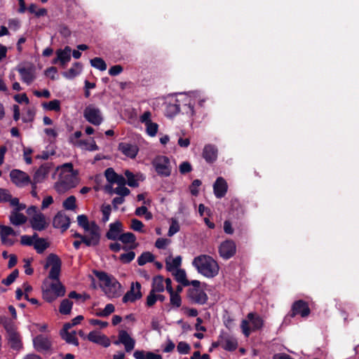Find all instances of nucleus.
Returning <instances> with one entry per match:
<instances>
[{
	"mask_svg": "<svg viewBox=\"0 0 359 359\" xmlns=\"http://www.w3.org/2000/svg\"><path fill=\"white\" fill-rule=\"evenodd\" d=\"M29 222L32 228L35 231H43L48 226V222H46L45 215L42 212L36 213Z\"/></svg>",
	"mask_w": 359,
	"mask_h": 359,
	"instance_id": "f3484780",
	"label": "nucleus"
},
{
	"mask_svg": "<svg viewBox=\"0 0 359 359\" xmlns=\"http://www.w3.org/2000/svg\"><path fill=\"white\" fill-rule=\"evenodd\" d=\"M247 318L252 323V331H257L261 330L264 326V320L262 318L255 313H249Z\"/></svg>",
	"mask_w": 359,
	"mask_h": 359,
	"instance_id": "c85d7f7f",
	"label": "nucleus"
},
{
	"mask_svg": "<svg viewBox=\"0 0 359 359\" xmlns=\"http://www.w3.org/2000/svg\"><path fill=\"white\" fill-rule=\"evenodd\" d=\"M61 265V259L57 255L51 253L47 257L46 264L44 267L45 269H47L51 266V269L48 274V278L53 280L60 281Z\"/></svg>",
	"mask_w": 359,
	"mask_h": 359,
	"instance_id": "20e7f679",
	"label": "nucleus"
},
{
	"mask_svg": "<svg viewBox=\"0 0 359 359\" xmlns=\"http://www.w3.org/2000/svg\"><path fill=\"white\" fill-rule=\"evenodd\" d=\"M144 224L137 219H131V225L130 228L138 232L144 233V231L143 230Z\"/></svg>",
	"mask_w": 359,
	"mask_h": 359,
	"instance_id": "13d9d810",
	"label": "nucleus"
},
{
	"mask_svg": "<svg viewBox=\"0 0 359 359\" xmlns=\"http://www.w3.org/2000/svg\"><path fill=\"white\" fill-rule=\"evenodd\" d=\"M16 236V233L13 229L8 226L0 224V237L3 245L7 246H12L14 245L15 241L12 238H8V236Z\"/></svg>",
	"mask_w": 359,
	"mask_h": 359,
	"instance_id": "2eb2a0df",
	"label": "nucleus"
},
{
	"mask_svg": "<svg viewBox=\"0 0 359 359\" xmlns=\"http://www.w3.org/2000/svg\"><path fill=\"white\" fill-rule=\"evenodd\" d=\"M126 177H127V184L130 187H137L139 186V183L135 178V175L130 170H127L124 172Z\"/></svg>",
	"mask_w": 359,
	"mask_h": 359,
	"instance_id": "3c124183",
	"label": "nucleus"
},
{
	"mask_svg": "<svg viewBox=\"0 0 359 359\" xmlns=\"http://www.w3.org/2000/svg\"><path fill=\"white\" fill-rule=\"evenodd\" d=\"M152 165L159 176L167 177L171 175L170 161L168 156H157L153 160Z\"/></svg>",
	"mask_w": 359,
	"mask_h": 359,
	"instance_id": "7ed1b4c3",
	"label": "nucleus"
},
{
	"mask_svg": "<svg viewBox=\"0 0 359 359\" xmlns=\"http://www.w3.org/2000/svg\"><path fill=\"white\" fill-rule=\"evenodd\" d=\"M82 65L80 62H76L67 71L62 73V76L68 79H72L78 76L81 71Z\"/></svg>",
	"mask_w": 359,
	"mask_h": 359,
	"instance_id": "c756f323",
	"label": "nucleus"
},
{
	"mask_svg": "<svg viewBox=\"0 0 359 359\" xmlns=\"http://www.w3.org/2000/svg\"><path fill=\"white\" fill-rule=\"evenodd\" d=\"M73 306V302L69 299H64L62 300L59 311L61 314L68 315L70 314Z\"/></svg>",
	"mask_w": 359,
	"mask_h": 359,
	"instance_id": "ea45409f",
	"label": "nucleus"
},
{
	"mask_svg": "<svg viewBox=\"0 0 359 359\" xmlns=\"http://www.w3.org/2000/svg\"><path fill=\"white\" fill-rule=\"evenodd\" d=\"M10 222L12 224L19 226L25 224L27 222V217L22 213L18 211L13 212L10 215Z\"/></svg>",
	"mask_w": 359,
	"mask_h": 359,
	"instance_id": "72a5a7b5",
	"label": "nucleus"
},
{
	"mask_svg": "<svg viewBox=\"0 0 359 359\" xmlns=\"http://www.w3.org/2000/svg\"><path fill=\"white\" fill-rule=\"evenodd\" d=\"M181 100V108L182 109L183 113L189 115L194 116L195 114L194 111V101L187 95H183V97Z\"/></svg>",
	"mask_w": 359,
	"mask_h": 359,
	"instance_id": "a878e982",
	"label": "nucleus"
},
{
	"mask_svg": "<svg viewBox=\"0 0 359 359\" xmlns=\"http://www.w3.org/2000/svg\"><path fill=\"white\" fill-rule=\"evenodd\" d=\"M118 149L126 156L135 158L138 153L139 149L137 145L126 142H121L118 145Z\"/></svg>",
	"mask_w": 359,
	"mask_h": 359,
	"instance_id": "b1692460",
	"label": "nucleus"
},
{
	"mask_svg": "<svg viewBox=\"0 0 359 359\" xmlns=\"http://www.w3.org/2000/svg\"><path fill=\"white\" fill-rule=\"evenodd\" d=\"M163 282L164 279L162 276L158 275L154 277L151 290H154L156 293L163 292L165 290Z\"/></svg>",
	"mask_w": 359,
	"mask_h": 359,
	"instance_id": "473e14b6",
	"label": "nucleus"
},
{
	"mask_svg": "<svg viewBox=\"0 0 359 359\" xmlns=\"http://www.w3.org/2000/svg\"><path fill=\"white\" fill-rule=\"evenodd\" d=\"M60 336L62 339L66 341L67 343L74 344L75 346L79 345V341L76 337L75 331H72V332L60 333Z\"/></svg>",
	"mask_w": 359,
	"mask_h": 359,
	"instance_id": "c03bdc74",
	"label": "nucleus"
},
{
	"mask_svg": "<svg viewBox=\"0 0 359 359\" xmlns=\"http://www.w3.org/2000/svg\"><path fill=\"white\" fill-rule=\"evenodd\" d=\"M42 107L44 109L48 111H60L61 109L60 101L59 100H53L48 102H43Z\"/></svg>",
	"mask_w": 359,
	"mask_h": 359,
	"instance_id": "37998d69",
	"label": "nucleus"
},
{
	"mask_svg": "<svg viewBox=\"0 0 359 359\" xmlns=\"http://www.w3.org/2000/svg\"><path fill=\"white\" fill-rule=\"evenodd\" d=\"M182 264V257L181 256H177L176 257L173 258L172 261H169L168 259H166L165 261V268L167 271H173L174 270L180 269L179 267L181 266Z\"/></svg>",
	"mask_w": 359,
	"mask_h": 359,
	"instance_id": "4c0bfd02",
	"label": "nucleus"
},
{
	"mask_svg": "<svg viewBox=\"0 0 359 359\" xmlns=\"http://www.w3.org/2000/svg\"><path fill=\"white\" fill-rule=\"evenodd\" d=\"M94 274L100 282L104 283V286H109L110 281L113 279L104 271H95Z\"/></svg>",
	"mask_w": 359,
	"mask_h": 359,
	"instance_id": "49530a36",
	"label": "nucleus"
},
{
	"mask_svg": "<svg viewBox=\"0 0 359 359\" xmlns=\"http://www.w3.org/2000/svg\"><path fill=\"white\" fill-rule=\"evenodd\" d=\"M68 297L69 299H76L77 302H80L81 303H84L90 297L88 294L82 295L77 293L76 291H72L69 293Z\"/></svg>",
	"mask_w": 359,
	"mask_h": 359,
	"instance_id": "864d4df0",
	"label": "nucleus"
},
{
	"mask_svg": "<svg viewBox=\"0 0 359 359\" xmlns=\"http://www.w3.org/2000/svg\"><path fill=\"white\" fill-rule=\"evenodd\" d=\"M35 111L34 109L29 108L27 110L26 114L23 116L22 121L24 123L32 122L34 119Z\"/></svg>",
	"mask_w": 359,
	"mask_h": 359,
	"instance_id": "774afa93",
	"label": "nucleus"
},
{
	"mask_svg": "<svg viewBox=\"0 0 359 359\" xmlns=\"http://www.w3.org/2000/svg\"><path fill=\"white\" fill-rule=\"evenodd\" d=\"M72 48L67 46L63 49L59 48L55 51L56 57L52 60V64H59L62 68L66 67L71 60Z\"/></svg>",
	"mask_w": 359,
	"mask_h": 359,
	"instance_id": "f8f14e48",
	"label": "nucleus"
},
{
	"mask_svg": "<svg viewBox=\"0 0 359 359\" xmlns=\"http://www.w3.org/2000/svg\"><path fill=\"white\" fill-rule=\"evenodd\" d=\"M51 168V163L42 164L34 174L33 178L35 183H41L47 177Z\"/></svg>",
	"mask_w": 359,
	"mask_h": 359,
	"instance_id": "412c9836",
	"label": "nucleus"
},
{
	"mask_svg": "<svg viewBox=\"0 0 359 359\" xmlns=\"http://www.w3.org/2000/svg\"><path fill=\"white\" fill-rule=\"evenodd\" d=\"M18 275L19 271L18 269H15L7 276L6 278L1 280V283L6 286H9L18 277Z\"/></svg>",
	"mask_w": 359,
	"mask_h": 359,
	"instance_id": "09e8293b",
	"label": "nucleus"
},
{
	"mask_svg": "<svg viewBox=\"0 0 359 359\" xmlns=\"http://www.w3.org/2000/svg\"><path fill=\"white\" fill-rule=\"evenodd\" d=\"M179 170L182 175H185L192 170V166L189 162L184 161L180 165Z\"/></svg>",
	"mask_w": 359,
	"mask_h": 359,
	"instance_id": "69168bd1",
	"label": "nucleus"
},
{
	"mask_svg": "<svg viewBox=\"0 0 359 359\" xmlns=\"http://www.w3.org/2000/svg\"><path fill=\"white\" fill-rule=\"evenodd\" d=\"M177 351L181 354H187L191 350V347L189 344L185 341H180L177 346Z\"/></svg>",
	"mask_w": 359,
	"mask_h": 359,
	"instance_id": "680f3d73",
	"label": "nucleus"
},
{
	"mask_svg": "<svg viewBox=\"0 0 359 359\" xmlns=\"http://www.w3.org/2000/svg\"><path fill=\"white\" fill-rule=\"evenodd\" d=\"M156 302V292H154V290H150L148 296L147 297L146 306L147 307H152Z\"/></svg>",
	"mask_w": 359,
	"mask_h": 359,
	"instance_id": "052dcab7",
	"label": "nucleus"
},
{
	"mask_svg": "<svg viewBox=\"0 0 359 359\" xmlns=\"http://www.w3.org/2000/svg\"><path fill=\"white\" fill-rule=\"evenodd\" d=\"M76 197L74 196H70L63 201L62 205L64 208L67 210H74L76 207Z\"/></svg>",
	"mask_w": 359,
	"mask_h": 359,
	"instance_id": "de8ad7c7",
	"label": "nucleus"
},
{
	"mask_svg": "<svg viewBox=\"0 0 359 359\" xmlns=\"http://www.w3.org/2000/svg\"><path fill=\"white\" fill-rule=\"evenodd\" d=\"M172 274L175 276V279L177 282L180 283L183 286L189 285V280H187V274L184 269H177Z\"/></svg>",
	"mask_w": 359,
	"mask_h": 359,
	"instance_id": "e433bc0d",
	"label": "nucleus"
},
{
	"mask_svg": "<svg viewBox=\"0 0 359 359\" xmlns=\"http://www.w3.org/2000/svg\"><path fill=\"white\" fill-rule=\"evenodd\" d=\"M122 227L123 224L120 221L111 223L109 224V229L106 233V238L111 241H117L123 231Z\"/></svg>",
	"mask_w": 359,
	"mask_h": 359,
	"instance_id": "5701e85b",
	"label": "nucleus"
},
{
	"mask_svg": "<svg viewBox=\"0 0 359 359\" xmlns=\"http://www.w3.org/2000/svg\"><path fill=\"white\" fill-rule=\"evenodd\" d=\"M118 174L112 168H108L104 171V176L110 184H114Z\"/></svg>",
	"mask_w": 359,
	"mask_h": 359,
	"instance_id": "6e6d98bb",
	"label": "nucleus"
},
{
	"mask_svg": "<svg viewBox=\"0 0 359 359\" xmlns=\"http://www.w3.org/2000/svg\"><path fill=\"white\" fill-rule=\"evenodd\" d=\"M4 327L8 333V341L11 348L15 351L21 349L22 343L20 334L11 325H5Z\"/></svg>",
	"mask_w": 359,
	"mask_h": 359,
	"instance_id": "9d476101",
	"label": "nucleus"
},
{
	"mask_svg": "<svg viewBox=\"0 0 359 359\" xmlns=\"http://www.w3.org/2000/svg\"><path fill=\"white\" fill-rule=\"evenodd\" d=\"M181 109V100L176 98L173 102L166 104L165 114L166 116L172 118L176 116Z\"/></svg>",
	"mask_w": 359,
	"mask_h": 359,
	"instance_id": "393cba45",
	"label": "nucleus"
},
{
	"mask_svg": "<svg viewBox=\"0 0 359 359\" xmlns=\"http://www.w3.org/2000/svg\"><path fill=\"white\" fill-rule=\"evenodd\" d=\"M117 240L120 241L123 244H130V245L128 248V249L130 250H134L137 246V243H135L136 236L132 232L121 233Z\"/></svg>",
	"mask_w": 359,
	"mask_h": 359,
	"instance_id": "cd10ccee",
	"label": "nucleus"
},
{
	"mask_svg": "<svg viewBox=\"0 0 359 359\" xmlns=\"http://www.w3.org/2000/svg\"><path fill=\"white\" fill-rule=\"evenodd\" d=\"M218 150L213 144H206L203 150L202 156L208 163H214L217 158Z\"/></svg>",
	"mask_w": 359,
	"mask_h": 359,
	"instance_id": "4be33fe9",
	"label": "nucleus"
},
{
	"mask_svg": "<svg viewBox=\"0 0 359 359\" xmlns=\"http://www.w3.org/2000/svg\"><path fill=\"white\" fill-rule=\"evenodd\" d=\"M222 347L228 351H233L238 347V342L235 339H231L229 337H223Z\"/></svg>",
	"mask_w": 359,
	"mask_h": 359,
	"instance_id": "f704fd0d",
	"label": "nucleus"
},
{
	"mask_svg": "<svg viewBox=\"0 0 359 359\" xmlns=\"http://www.w3.org/2000/svg\"><path fill=\"white\" fill-rule=\"evenodd\" d=\"M218 251L219 256L223 259H229L233 257L236 252V245L233 240H225L219 245Z\"/></svg>",
	"mask_w": 359,
	"mask_h": 359,
	"instance_id": "6e6552de",
	"label": "nucleus"
},
{
	"mask_svg": "<svg viewBox=\"0 0 359 359\" xmlns=\"http://www.w3.org/2000/svg\"><path fill=\"white\" fill-rule=\"evenodd\" d=\"M120 341L124 345L126 352H130L135 347V341L133 339L127 331L120 330Z\"/></svg>",
	"mask_w": 359,
	"mask_h": 359,
	"instance_id": "bb28decb",
	"label": "nucleus"
},
{
	"mask_svg": "<svg viewBox=\"0 0 359 359\" xmlns=\"http://www.w3.org/2000/svg\"><path fill=\"white\" fill-rule=\"evenodd\" d=\"M90 62L92 67L100 71H105L107 69V64L104 62V60L101 57H94L93 59L90 60Z\"/></svg>",
	"mask_w": 359,
	"mask_h": 359,
	"instance_id": "a18cd8bd",
	"label": "nucleus"
},
{
	"mask_svg": "<svg viewBox=\"0 0 359 359\" xmlns=\"http://www.w3.org/2000/svg\"><path fill=\"white\" fill-rule=\"evenodd\" d=\"M100 236L99 226L95 222H92V228L89 236L82 235L78 232H75L73 234L74 238L81 240L83 243L87 247H95L98 245L100 241Z\"/></svg>",
	"mask_w": 359,
	"mask_h": 359,
	"instance_id": "f03ea898",
	"label": "nucleus"
},
{
	"mask_svg": "<svg viewBox=\"0 0 359 359\" xmlns=\"http://www.w3.org/2000/svg\"><path fill=\"white\" fill-rule=\"evenodd\" d=\"M87 339L95 344L101 345L105 348L111 344L109 339L104 334H101L97 331H91L87 336Z\"/></svg>",
	"mask_w": 359,
	"mask_h": 359,
	"instance_id": "a211bd4d",
	"label": "nucleus"
},
{
	"mask_svg": "<svg viewBox=\"0 0 359 359\" xmlns=\"http://www.w3.org/2000/svg\"><path fill=\"white\" fill-rule=\"evenodd\" d=\"M43 285L49 289L50 291L54 292L57 295L63 297L65 294V287L60 283V281H56V283H51L48 285H46L44 281Z\"/></svg>",
	"mask_w": 359,
	"mask_h": 359,
	"instance_id": "7c9ffc66",
	"label": "nucleus"
},
{
	"mask_svg": "<svg viewBox=\"0 0 359 359\" xmlns=\"http://www.w3.org/2000/svg\"><path fill=\"white\" fill-rule=\"evenodd\" d=\"M101 211L102 213V222L104 223L107 222L109 219V216L111 212V205H102L101 207Z\"/></svg>",
	"mask_w": 359,
	"mask_h": 359,
	"instance_id": "4d7b16f0",
	"label": "nucleus"
},
{
	"mask_svg": "<svg viewBox=\"0 0 359 359\" xmlns=\"http://www.w3.org/2000/svg\"><path fill=\"white\" fill-rule=\"evenodd\" d=\"M106 288L104 289L105 294L110 299L118 297L121 295V283L115 278H113L109 286H104Z\"/></svg>",
	"mask_w": 359,
	"mask_h": 359,
	"instance_id": "aec40b11",
	"label": "nucleus"
},
{
	"mask_svg": "<svg viewBox=\"0 0 359 359\" xmlns=\"http://www.w3.org/2000/svg\"><path fill=\"white\" fill-rule=\"evenodd\" d=\"M180 231V224L175 219H172L171 224L170 226L168 236H172L174 234Z\"/></svg>",
	"mask_w": 359,
	"mask_h": 359,
	"instance_id": "0e129e2a",
	"label": "nucleus"
},
{
	"mask_svg": "<svg viewBox=\"0 0 359 359\" xmlns=\"http://www.w3.org/2000/svg\"><path fill=\"white\" fill-rule=\"evenodd\" d=\"M33 344L34 348L38 352L48 351L52 347V343L50 339L42 334H39L34 338Z\"/></svg>",
	"mask_w": 359,
	"mask_h": 359,
	"instance_id": "dca6fc26",
	"label": "nucleus"
},
{
	"mask_svg": "<svg viewBox=\"0 0 359 359\" xmlns=\"http://www.w3.org/2000/svg\"><path fill=\"white\" fill-rule=\"evenodd\" d=\"M133 356L135 359H162V356L153 352H145L144 351L137 350L134 352Z\"/></svg>",
	"mask_w": 359,
	"mask_h": 359,
	"instance_id": "2f4dec72",
	"label": "nucleus"
},
{
	"mask_svg": "<svg viewBox=\"0 0 359 359\" xmlns=\"http://www.w3.org/2000/svg\"><path fill=\"white\" fill-rule=\"evenodd\" d=\"M16 70L20 75L22 81L27 85H30L36 79V67L32 63L27 66L19 65Z\"/></svg>",
	"mask_w": 359,
	"mask_h": 359,
	"instance_id": "423d86ee",
	"label": "nucleus"
},
{
	"mask_svg": "<svg viewBox=\"0 0 359 359\" xmlns=\"http://www.w3.org/2000/svg\"><path fill=\"white\" fill-rule=\"evenodd\" d=\"M49 246V243L43 238L36 239L34 244V248L39 254L43 253Z\"/></svg>",
	"mask_w": 359,
	"mask_h": 359,
	"instance_id": "58836bf2",
	"label": "nucleus"
},
{
	"mask_svg": "<svg viewBox=\"0 0 359 359\" xmlns=\"http://www.w3.org/2000/svg\"><path fill=\"white\" fill-rule=\"evenodd\" d=\"M83 116L88 122L95 126H99L103 121L100 109L93 104H89L85 108Z\"/></svg>",
	"mask_w": 359,
	"mask_h": 359,
	"instance_id": "39448f33",
	"label": "nucleus"
},
{
	"mask_svg": "<svg viewBox=\"0 0 359 359\" xmlns=\"http://www.w3.org/2000/svg\"><path fill=\"white\" fill-rule=\"evenodd\" d=\"M155 257L150 252H144L138 257L137 262L138 265L143 266L147 262H153Z\"/></svg>",
	"mask_w": 359,
	"mask_h": 359,
	"instance_id": "a19ab883",
	"label": "nucleus"
},
{
	"mask_svg": "<svg viewBox=\"0 0 359 359\" xmlns=\"http://www.w3.org/2000/svg\"><path fill=\"white\" fill-rule=\"evenodd\" d=\"M311 309L309 304L304 300L299 299L293 302L291 310L288 313L290 318L299 315L302 318H306L309 316Z\"/></svg>",
	"mask_w": 359,
	"mask_h": 359,
	"instance_id": "0eeeda50",
	"label": "nucleus"
},
{
	"mask_svg": "<svg viewBox=\"0 0 359 359\" xmlns=\"http://www.w3.org/2000/svg\"><path fill=\"white\" fill-rule=\"evenodd\" d=\"M42 296L45 301L48 303H51L55 301L57 297H60L59 295H57L54 292L50 291L43 285L42 286Z\"/></svg>",
	"mask_w": 359,
	"mask_h": 359,
	"instance_id": "79ce46f5",
	"label": "nucleus"
},
{
	"mask_svg": "<svg viewBox=\"0 0 359 359\" xmlns=\"http://www.w3.org/2000/svg\"><path fill=\"white\" fill-rule=\"evenodd\" d=\"M187 297L192 304L199 305L206 304L208 299L205 292L201 288H189L187 290Z\"/></svg>",
	"mask_w": 359,
	"mask_h": 359,
	"instance_id": "ddd939ff",
	"label": "nucleus"
},
{
	"mask_svg": "<svg viewBox=\"0 0 359 359\" xmlns=\"http://www.w3.org/2000/svg\"><path fill=\"white\" fill-rule=\"evenodd\" d=\"M192 265L198 273L208 278H212L219 273V266L217 262L208 255H200L194 258Z\"/></svg>",
	"mask_w": 359,
	"mask_h": 359,
	"instance_id": "f257e3e1",
	"label": "nucleus"
},
{
	"mask_svg": "<svg viewBox=\"0 0 359 359\" xmlns=\"http://www.w3.org/2000/svg\"><path fill=\"white\" fill-rule=\"evenodd\" d=\"M145 126L147 134L151 137H154L158 132V125L151 121L147 123Z\"/></svg>",
	"mask_w": 359,
	"mask_h": 359,
	"instance_id": "5fc2aeb1",
	"label": "nucleus"
},
{
	"mask_svg": "<svg viewBox=\"0 0 359 359\" xmlns=\"http://www.w3.org/2000/svg\"><path fill=\"white\" fill-rule=\"evenodd\" d=\"M135 257V253L133 251H130L127 253H123L119 256V260L123 264L130 263Z\"/></svg>",
	"mask_w": 359,
	"mask_h": 359,
	"instance_id": "603ef678",
	"label": "nucleus"
},
{
	"mask_svg": "<svg viewBox=\"0 0 359 359\" xmlns=\"http://www.w3.org/2000/svg\"><path fill=\"white\" fill-rule=\"evenodd\" d=\"M70 225V218L62 212H58L53 220V226L55 229H60L63 233L66 231Z\"/></svg>",
	"mask_w": 359,
	"mask_h": 359,
	"instance_id": "4468645a",
	"label": "nucleus"
},
{
	"mask_svg": "<svg viewBox=\"0 0 359 359\" xmlns=\"http://www.w3.org/2000/svg\"><path fill=\"white\" fill-rule=\"evenodd\" d=\"M170 304L177 308L180 307L182 304V298L180 295L177 292H174L170 293Z\"/></svg>",
	"mask_w": 359,
	"mask_h": 359,
	"instance_id": "bf43d9fd",
	"label": "nucleus"
},
{
	"mask_svg": "<svg viewBox=\"0 0 359 359\" xmlns=\"http://www.w3.org/2000/svg\"><path fill=\"white\" fill-rule=\"evenodd\" d=\"M78 144L79 145H85V146L88 147L87 149L89 151L99 150L98 146L96 144L95 142L93 140H92V142L90 143H89L88 140H81L78 141Z\"/></svg>",
	"mask_w": 359,
	"mask_h": 359,
	"instance_id": "e2e57ef3",
	"label": "nucleus"
},
{
	"mask_svg": "<svg viewBox=\"0 0 359 359\" xmlns=\"http://www.w3.org/2000/svg\"><path fill=\"white\" fill-rule=\"evenodd\" d=\"M230 215H233L237 219H240L244 215V210L236 200L231 201Z\"/></svg>",
	"mask_w": 359,
	"mask_h": 359,
	"instance_id": "c9c22d12",
	"label": "nucleus"
},
{
	"mask_svg": "<svg viewBox=\"0 0 359 359\" xmlns=\"http://www.w3.org/2000/svg\"><path fill=\"white\" fill-rule=\"evenodd\" d=\"M11 182L18 187H23L31 182L30 177L24 171L13 169L10 172Z\"/></svg>",
	"mask_w": 359,
	"mask_h": 359,
	"instance_id": "9b49d317",
	"label": "nucleus"
},
{
	"mask_svg": "<svg viewBox=\"0 0 359 359\" xmlns=\"http://www.w3.org/2000/svg\"><path fill=\"white\" fill-rule=\"evenodd\" d=\"M227 189L228 185L226 180L222 177H217L213 184V191L215 197L217 198H223L226 195Z\"/></svg>",
	"mask_w": 359,
	"mask_h": 359,
	"instance_id": "6ab92c4d",
	"label": "nucleus"
},
{
	"mask_svg": "<svg viewBox=\"0 0 359 359\" xmlns=\"http://www.w3.org/2000/svg\"><path fill=\"white\" fill-rule=\"evenodd\" d=\"M78 224L81 226L86 231L91 230L89 226L88 219L85 215H80L77 217Z\"/></svg>",
	"mask_w": 359,
	"mask_h": 359,
	"instance_id": "8fccbe9b",
	"label": "nucleus"
},
{
	"mask_svg": "<svg viewBox=\"0 0 359 359\" xmlns=\"http://www.w3.org/2000/svg\"><path fill=\"white\" fill-rule=\"evenodd\" d=\"M142 285L139 282L132 283L130 290L123 295L122 302L126 304L128 302H135L142 297L141 292Z\"/></svg>",
	"mask_w": 359,
	"mask_h": 359,
	"instance_id": "1a4fd4ad",
	"label": "nucleus"
},
{
	"mask_svg": "<svg viewBox=\"0 0 359 359\" xmlns=\"http://www.w3.org/2000/svg\"><path fill=\"white\" fill-rule=\"evenodd\" d=\"M115 310V307L112 304H107L102 311L97 313L98 316H108L112 313Z\"/></svg>",
	"mask_w": 359,
	"mask_h": 359,
	"instance_id": "338daca9",
	"label": "nucleus"
}]
</instances>
